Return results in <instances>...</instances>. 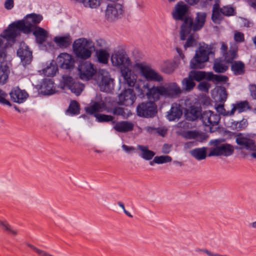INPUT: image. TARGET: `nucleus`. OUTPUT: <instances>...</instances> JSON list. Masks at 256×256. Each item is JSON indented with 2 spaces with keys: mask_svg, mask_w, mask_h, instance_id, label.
<instances>
[{
  "mask_svg": "<svg viewBox=\"0 0 256 256\" xmlns=\"http://www.w3.org/2000/svg\"><path fill=\"white\" fill-rule=\"evenodd\" d=\"M189 7L183 2H178L172 12V16L176 20H184L180 32V39L184 40L190 33L200 30L204 26L206 14L205 12H199L196 14L194 21L188 16Z\"/></svg>",
  "mask_w": 256,
  "mask_h": 256,
  "instance_id": "1",
  "label": "nucleus"
},
{
  "mask_svg": "<svg viewBox=\"0 0 256 256\" xmlns=\"http://www.w3.org/2000/svg\"><path fill=\"white\" fill-rule=\"evenodd\" d=\"M112 62L113 66L120 69L122 76L126 83L129 86L133 87L136 80V75L130 68V60L124 50H115L112 55Z\"/></svg>",
  "mask_w": 256,
  "mask_h": 256,
  "instance_id": "2",
  "label": "nucleus"
},
{
  "mask_svg": "<svg viewBox=\"0 0 256 256\" xmlns=\"http://www.w3.org/2000/svg\"><path fill=\"white\" fill-rule=\"evenodd\" d=\"M142 93L144 95L146 94L148 100L154 102H144L139 104L136 108L138 115L146 118L154 116L157 113V107L154 102L160 98V87L152 86L150 88L146 86L142 90Z\"/></svg>",
  "mask_w": 256,
  "mask_h": 256,
  "instance_id": "3",
  "label": "nucleus"
},
{
  "mask_svg": "<svg viewBox=\"0 0 256 256\" xmlns=\"http://www.w3.org/2000/svg\"><path fill=\"white\" fill-rule=\"evenodd\" d=\"M212 48L208 45H204L196 50L194 58L190 62V67L192 69L202 68L204 63L208 60V56L214 54Z\"/></svg>",
  "mask_w": 256,
  "mask_h": 256,
  "instance_id": "4",
  "label": "nucleus"
},
{
  "mask_svg": "<svg viewBox=\"0 0 256 256\" xmlns=\"http://www.w3.org/2000/svg\"><path fill=\"white\" fill-rule=\"evenodd\" d=\"M224 140H210V144L213 146L210 148L208 156H228L232 155L234 151V147L228 144H222Z\"/></svg>",
  "mask_w": 256,
  "mask_h": 256,
  "instance_id": "5",
  "label": "nucleus"
},
{
  "mask_svg": "<svg viewBox=\"0 0 256 256\" xmlns=\"http://www.w3.org/2000/svg\"><path fill=\"white\" fill-rule=\"evenodd\" d=\"M93 46L92 41L84 38H81L74 42L73 50L78 58L86 60L91 56L92 48Z\"/></svg>",
  "mask_w": 256,
  "mask_h": 256,
  "instance_id": "6",
  "label": "nucleus"
},
{
  "mask_svg": "<svg viewBox=\"0 0 256 256\" xmlns=\"http://www.w3.org/2000/svg\"><path fill=\"white\" fill-rule=\"evenodd\" d=\"M220 120V114L212 110L202 112L200 117L202 124L206 127V130L210 132H214L218 128Z\"/></svg>",
  "mask_w": 256,
  "mask_h": 256,
  "instance_id": "7",
  "label": "nucleus"
},
{
  "mask_svg": "<svg viewBox=\"0 0 256 256\" xmlns=\"http://www.w3.org/2000/svg\"><path fill=\"white\" fill-rule=\"evenodd\" d=\"M42 20V16L40 14H32L27 15L25 19L18 20L20 22L18 27L24 30V34H29L32 32L37 24Z\"/></svg>",
  "mask_w": 256,
  "mask_h": 256,
  "instance_id": "8",
  "label": "nucleus"
},
{
  "mask_svg": "<svg viewBox=\"0 0 256 256\" xmlns=\"http://www.w3.org/2000/svg\"><path fill=\"white\" fill-rule=\"evenodd\" d=\"M236 142L240 150L250 152L256 151V144L254 140L248 134L240 133L236 136Z\"/></svg>",
  "mask_w": 256,
  "mask_h": 256,
  "instance_id": "9",
  "label": "nucleus"
},
{
  "mask_svg": "<svg viewBox=\"0 0 256 256\" xmlns=\"http://www.w3.org/2000/svg\"><path fill=\"white\" fill-rule=\"evenodd\" d=\"M135 66L148 81H160V76L148 64L136 63Z\"/></svg>",
  "mask_w": 256,
  "mask_h": 256,
  "instance_id": "10",
  "label": "nucleus"
},
{
  "mask_svg": "<svg viewBox=\"0 0 256 256\" xmlns=\"http://www.w3.org/2000/svg\"><path fill=\"white\" fill-rule=\"evenodd\" d=\"M78 70L80 79L86 80L91 79L96 72L94 65L88 62L80 63Z\"/></svg>",
  "mask_w": 256,
  "mask_h": 256,
  "instance_id": "11",
  "label": "nucleus"
},
{
  "mask_svg": "<svg viewBox=\"0 0 256 256\" xmlns=\"http://www.w3.org/2000/svg\"><path fill=\"white\" fill-rule=\"evenodd\" d=\"M57 62L60 68L70 70L74 68L76 62L72 56L64 52L58 56Z\"/></svg>",
  "mask_w": 256,
  "mask_h": 256,
  "instance_id": "12",
  "label": "nucleus"
},
{
  "mask_svg": "<svg viewBox=\"0 0 256 256\" xmlns=\"http://www.w3.org/2000/svg\"><path fill=\"white\" fill-rule=\"evenodd\" d=\"M124 12L122 6L119 4H109L106 11V17L108 20L112 21L118 18Z\"/></svg>",
  "mask_w": 256,
  "mask_h": 256,
  "instance_id": "13",
  "label": "nucleus"
},
{
  "mask_svg": "<svg viewBox=\"0 0 256 256\" xmlns=\"http://www.w3.org/2000/svg\"><path fill=\"white\" fill-rule=\"evenodd\" d=\"M20 22L17 21L11 24L4 32V38L8 40H14L19 34L18 31L24 33V30L18 27Z\"/></svg>",
  "mask_w": 256,
  "mask_h": 256,
  "instance_id": "14",
  "label": "nucleus"
},
{
  "mask_svg": "<svg viewBox=\"0 0 256 256\" xmlns=\"http://www.w3.org/2000/svg\"><path fill=\"white\" fill-rule=\"evenodd\" d=\"M17 55L20 58L22 61L25 64H30L32 58V52L30 50L28 46L24 43L20 44L17 51Z\"/></svg>",
  "mask_w": 256,
  "mask_h": 256,
  "instance_id": "15",
  "label": "nucleus"
},
{
  "mask_svg": "<svg viewBox=\"0 0 256 256\" xmlns=\"http://www.w3.org/2000/svg\"><path fill=\"white\" fill-rule=\"evenodd\" d=\"M136 99V94L132 88L124 90L119 96L120 103L126 106H132L135 102Z\"/></svg>",
  "mask_w": 256,
  "mask_h": 256,
  "instance_id": "16",
  "label": "nucleus"
},
{
  "mask_svg": "<svg viewBox=\"0 0 256 256\" xmlns=\"http://www.w3.org/2000/svg\"><path fill=\"white\" fill-rule=\"evenodd\" d=\"M182 90L175 84H170L167 87L161 86V96L168 98H176L181 94Z\"/></svg>",
  "mask_w": 256,
  "mask_h": 256,
  "instance_id": "17",
  "label": "nucleus"
},
{
  "mask_svg": "<svg viewBox=\"0 0 256 256\" xmlns=\"http://www.w3.org/2000/svg\"><path fill=\"white\" fill-rule=\"evenodd\" d=\"M232 110L230 111V114L234 116L236 112L238 113L245 112L251 110L252 108L247 100L239 101L232 104Z\"/></svg>",
  "mask_w": 256,
  "mask_h": 256,
  "instance_id": "18",
  "label": "nucleus"
},
{
  "mask_svg": "<svg viewBox=\"0 0 256 256\" xmlns=\"http://www.w3.org/2000/svg\"><path fill=\"white\" fill-rule=\"evenodd\" d=\"M12 100L15 102L21 104L24 102L28 97V94L19 88H13L10 93Z\"/></svg>",
  "mask_w": 256,
  "mask_h": 256,
  "instance_id": "19",
  "label": "nucleus"
},
{
  "mask_svg": "<svg viewBox=\"0 0 256 256\" xmlns=\"http://www.w3.org/2000/svg\"><path fill=\"white\" fill-rule=\"evenodd\" d=\"M32 32L36 38V42L38 44H42L46 42L48 36V32L40 27H36Z\"/></svg>",
  "mask_w": 256,
  "mask_h": 256,
  "instance_id": "20",
  "label": "nucleus"
},
{
  "mask_svg": "<svg viewBox=\"0 0 256 256\" xmlns=\"http://www.w3.org/2000/svg\"><path fill=\"white\" fill-rule=\"evenodd\" d=\"M99 86L102 91L110 92L114 88V80L109 75L102 76Z\"/></svg>",
  "mask_w": 256,
  "mask_h": 256,
  "instance_id": "21",
  "label": "nucleus"
},
{
  "mask_svg": "<svg viewBox=\"0 0 256 256\" xmlns=\"http://www.w3.org/2000/svg\"><path fill=\"white\" fill-rule=\"evenodd\" d=\"M182 114V107L180 104H173L167 118L170 120H174L179 119Z\"/></svg>",
  "mask_w": 256,
  "mask_h": 256,
  "instance_id": "22",
  "label": "nucleus"
},
{
  "mask_svg": "<svg viewBox=\"0 0 256 256\" xmlns=\"http://www.w3.org/2000/svg\"><path fill=\"white\" fill-rule=\"evenodd\" d=\"M215 4L213 6L212 18L216 24H220L224 18V14L221 12V8H220V0H212Z\"/></svg>",
  "mask_w": 256,
  "mask_h": 256,
  "instance_id": "23",
  "label": "nucleus"
},
{
  "mask_svg": "<svg viewBox=\"0 0 256 256\" xmlns=\"http://www.w3.org/2000/svg\"><path fill=\"white\" fill-rule=\"evenodd\" d=\"M202 113L200 108L191 106L189 109L186 110L185 112L186 118L189 121H194L198 118H200Z\"/></svg>",
  "mask_w": 256,
  "mask_h": 256,
  "instance_id": "24",
  "label": "nucleus"
},
{
  "mask_svg": "<svg viewBox=\"0 0 256 256\" xmlns=\"http://www.w3.org/2000/svg\"><path fill=\"white\" fill-rule=\"evenodd\" d=\"M106 108V104L104 102H98L94 103L93 104L86 108V111L87 114H97V112H102Z\"/></svg>",
  "mask_w": 256,
  "mask_h": 256,
  "instance_id": "25",
  "label": "nucleus"
},
{
  "mask_svg": "<svg viewBox=\"0 0 256 256\" xmlns=\"http://www.w3.org/2000/svg\"><path fill=\"white\" fill-rule=\"evenodd\" d=\"M137 150H140V156L147 160H151L156 154L154 152L148 149V146L138 145Z\"/></svg>",
  "mask_w": 256,
  "mask_h": 256,
  "instance_id": "26",
  "label": "nucleus"
},
{
  "mask_svg": "<svg viewBox=\"0 0 256 256\" xmlns=\"http://www.w3.org/2000/svg\"><path fill=\"white\" fill-rule=\"evenodd\" d=\"M133 124L127 121L118 122L114 126L116 130L120 132H126L133 130Z\"/></svg>",
  "mask_w": 256,
  "mask_h": 256,
  "instance_id": "27",
  "label": "nucleus"
},
{
  "mask_svg": "<svg viewBox=\"0 0 256 256\" xmlns=\"http://www.w3.org/2000/svg\"><path fill=\"white\" fill-rule=\"evenodd\" d=\"M2 61L0 62V84H2L6 82L10 74L8 66Z\"/></svg>",
  "mask_w": 256,
  "mask_h": 256,
  "instance_id": "28",
  "label": "nucleus"
},
{
  "mask_svg": "<svg viewBox=\"0 0 256 256\" xmlns=\"http://www.w3.org/2000/svg\"><path fill=\"white\" fill-rule=\"evenodd\" d=\"M54 42L60 48H67L72 42V39L69 34L64 36H56L54 38Z\"/></svg>",
  "mask_w": 256,
  "mask_h": 256,
  "instance_id": "29",
  "label": "nucleus"
},
{
  "mask_svg": "<svg viewBox=\"0 0 256 256\" xmlns=\"http://www.w3.org/2000/svg\"><path fill=\"white\" fill-rule=\"evenodd\" d=\"M231 70L234 75L243 74L245 72V65L242 61H234L232 63Z\"/></svg>",
  "mask_w": 256,
  "mask_h": 256,
  "instance_id": "30",
  "label": "nucleus"
},
{
  "mask_svg": "<svg viewBox=\"0 0 256 256\" xmlns=\"http://www.w3.org/2000/svg\"><path fill=\"white\" fill-rule=\"evenodd\" d=\"M190 154L198 160H204L206 157V148H196L190 152Z\"/></svg>",
  "mask_w": 256,
  "mask_h": 256,
  "instance_id": "31",
  "label": "nucleus"
},
{
  "mask_svg": "<svg viewBox=\"0 0 256 256\" xmlns=\"http://www.w3.org/2000/svg\"><path fill=\"white\" fill-rule=\"evenodd\" d=\"M213 69L216 72L224 73L228 70V66L224 60L218 58L214 61Z\"/></svg>",
  "mask_w": 256,
  "mask_h": 256,
  "instance_id": "32",
  "label": "nucleus"
},
{
  "mask_svg": "<svg viewBox=\"0 0 256 256\" xmlns=\"http://www.w3.org/2000/svg\"><path fill=\"white\" fill-rule=\"evenodd\" d=\"M222 56L226 62L232 63V60L238 57L237 48L235 47L230 48L228 51L225 52Z\"/></svg>",
  "mask_w": 256,
  "mask_h": 256,
  "instance_id": "33",
  "label": "nucleus"
},
{
  "mask_svg": "<svg viewBox=\"0 0 256 256\" xmlns=\"http://www.w3.org/2000/svg\"><path fill=\"white\" fill-rule=\"evenodd\" d=\"M58 72V66L56 62H51L49 66L43 70L44 76L51 77L54 76Z\"/></svg>",
  "mask_w": 256,
  "mask_h": 256,
  "instance_id": "34",
  "label": "nucleus"
},
{
  "mask_svg": "<svg viewBox=\"0 0 256 256\" xmlns=\"http://www.w3.org/2000/svg\"><path fill=\"white\" fill-rule=\"evenodd\" d=\"M176 66L177 65L175 62L166 61L163 64L162 70L165 73L170 74L174 71Z\"/></svg>",
  "mask_w": 256,
  "mask_h": 256,
  "instance_id": "35",
  "label": "nucleus"
},
{
  "mask_svg": "<svg viewBox=\"0 0 256 256\" xmlns=\"http://www.w3.org/2000/svg\"><path fill=\"white\" fill-rule=\"evenodd\" d=\"M67 112L72 115H78L80 112V104L76 100H72L70 104Z\"/></svg>",
  "mask_w": 256,
  "mask_h": 256,
  "instance_id": "36",
  "label": "nucleus"
},
{
  "mask_svg": "<svg viewBox=\"0 0 256 256\" xmlns=\"http://www.w3.org/2000/svg\"><path fill=\"white\" fill-rule=\"evenodd\" d=\"M84 84L74 82L71 84L68 89H70L72 93L75 94L76 96H78L84 90Z\"/></svg>",
  "mask_w": 256,
  "mask_h": 256,
  "instance_id": "37",
  "label": "nucleus"
},
{
  "mask_svg": "<svg viewBox=\"0 0 256 256\" xmlns=\"http://www.w3.org/2000/svg\"><path fill=\"white\" fill-rule=\"evenodd\" d=\"M190 78H192L193 80L200 82L205 78L206 76V72L202 71L192 70L189 72Z\"/></svg>",
  "mask_w": 256,
  "mask_h": 256,
  "instance_id": "38",
  "label": "nucleus"
},
{
  "mask_svg": "<svg viewBox=\"0 0 256 256\" xmlns=\"http://www.w3.org/2000/svg\"><path fill=\"white\" fill-rule=\"evenodd\" d=\"M98 61L102 64H106L108 62L109 54L105 50H100L96 52Z\"/></svg>",
  "mask_w": 256,
  "mask_h": 256,
  "instance_id": "39",
  "label": "nucleus"
},
{
  "mask_svg": "<svg viewBox=\"0 0 256 256\" xmlns=\"http://www.w3.org/2000/svg\"><path fill=\"white\" fill-rule=\"evenodd\" d=\"M182 84L184 88L186 91H190L195 86L196 84L192 78H190V76L188 78H184L182 81Z\"/></svg>",
  "mask_w": 256,
  "mask_h": 256,
  "instance_id": "40",
  "label": "nucleus"
},
{
  "mask_svg": "<svg viewBox=\"0 0 256 256\" xmlns=\"http://www.w3.org/2000/svg\"><path fill=\"white\" fill-rule=\"evenodd\" d=\"M221 12L224 16H230L235 14V10L230 6H224L221 8Z\"/></svg>",
  "mask_w": 256,
  "mask_h": 256,
  "instance_id": "41",
  "label": "nucleus"
},
{
  "mask_svg": "<svg viewBox=\"0 0 256 256\" xmlns=\"http://www.w3.org/2000/svg\"><path fill=\"white\" fill-rule=\"evenodd\" d=\"M74 82V80L70 76L64 75L62 77L61 83L64 87H66L68 88Z\"/></svg>",
  "mask_w": 256,
  "mask_h": 256,
  "instance_id": "42",
  "label": "nucleus"
},
{
  "mask_svg": "<svg viewBox=\"0 0 256 256\" xmlns=\"http://www.w3.org/2000/svg\"><path fill=\"white\" fill-rule=\"evenodd\" d=\"M208 78L216 82H226L228 80V78L225 76L214 74L212 73L209 74Z\"/></svg>",
  "mask_w": 256,
  "mask_h": 256,
  "instance_id": "43",
  "label": "nucleus"
},
{
  "mask_svg": "<svg viewBox=\"0 0 256 256\" xmlns=\"http://www.w3.org/2000/svg\"><path fill=\"white\" fill-rule=\"evenodd\" d=\"M4 232H5L8 234L10 236H14L18 234V230L14 228L8 222H6V224L4 226Z\"/></svg>",
  "mask_w": 256,
  "mask_h": 256,
  "instance_id": "44",
  "label": "nucleus"
},
{
  "mask_svg": "<svg viewBox=\"0 0 256 256\" xmlns=\"http://www.w3.org/2000/svg\"><path fill=\"white\" fill-rule=\"evenodd\" d=\"M96 117L99 122H108L112 121L114 118L112 116L104 114H96Z\"/></svg>",
  "mask_w": 256,
  "mask_h": 256,
  "instance_id": "45",
  "label": "nucleus"
},
{
  "mask_svg": "<svg viewBox=\"0 0 256 256\" xmlns=\"http://www.w3.org/2000/svg\"><path fill=\"white\" fill-rule=\"evenodd\" d=\"M8 94L4 90H0V104L2 105H6L10 106V102L6 100Z\"/></svg>",
  "mask_w": 256,
  "mask_h": 256,
  "instance_id": "46",
  "label": "nucleus"
},
{
  "mask_svg": "<svg viewBox=\"0 0 256 256\" xmlns=\"http://www.w3.org/2000/svg\"><path fill=\"white\" fill-rule=\"evenodd\" d=\"M196 41L194 38V36L193 34H190L188 37L186 42L184 45V48L185 49H186L188 48L194 46L196 45Z\"/></svg>",
  "mask_w": 256,
  "mask_h": 256,
  "instance_id": "47",
  "label": "nucleus"
},
{
  "mask_svg": "<svg viewBox=\"0 0 256 256\" xmlns=\"http://www.w3.org/2000/svg\"><path fill=\"white\" fill-rule=\"evenodd\" d=\"M216 110L217 112L220 114L224 116H232V114H230V110H226L224 108V105L220 104L216 106Z\"/></svg>",
  "mask_w": 256,
  "mask_h": 256,
  "instance_id": "48",
  "label": "nucleus"
},
{
  "mask_svg": "<svg viewBox=\"0 0 256 256\" xmlns=\"http://www.w3.org/2000/svg\"><path fill=\"white\" fill-rule=\"evenodd\" d=\"M234 40L236 42H243L244 40V34L238 31L234 32Z\"/></svg>",
  "mask_w": 256,
  "mask_h": 256,
  "instance_id": "49",
  "label": "nucleus"
},
{
  "mask_svg": "<svg viewBox=\"0 0 256 256\" xmlns=\"http://www.w3.org/2000/svg\"><path fill=\"white\" fill-rule=\"evenodd\" d=\"M248 124L247 120L246 119H242V120L238 122V126L235 127V130L239 131L244 130L246 128Z\"/></svg>",
  "mask_w": 256,
  "mask_h": 256,
  "instance_id": "50",
  "label": "nucleus"
},
{
  "mask_svg": "<svg viewBox=\"0 0 256 256\" xmlns=\"http://www.w3.org/2000/svg\"><path fill=\"white\" fill-rule=\"evenodd\" d=\"M111 112L116 116H124L125 114L124 109L120 107L114 108Z\"/></svg>",
  "mask_w": 256,
  "mask_h": 256,
  "instance_id": "51",
  "label": "nucleus"
},
{
  "mask_svg": "<svg viewBox=\"0 0 256 256\" xmlns=\"http://www.w3.org/2000/svg\"><path fill=\"white\" fill-rule=\"evenodd\" d=\"M210 85L206 82H200L198 85V88L200 90L204 92H208Z\"/></svg>",
  "mask_w": 256,
  "mask_h": 256,
  "instance_id": "52",
  "label": "nucleus"
},
{
  "mask_svg": "<svg viewBox=\"0 0 256 256\" xmlns=\"http://www.w3.org/2000/svg\"><path fill=\"white\" fill-rule=\"evenodd\" d=\"M250 96L254 100H256V84H250L248 86Z\"/></svg>",
  "mask_w": 256,
  "mask_h": 256,
  "instance_id": "53",
  "label": "nucleus"
},
{
  "mask_svg": "<svg viewBox=\"0 0 256 256\" xmlns=\"http://www.w3.org/2000/svg\"><path fill=\"white\" fill-rule=\"evenodd\" d=\"M199 135L198 132L196 131H188L186 134V137L188 139H194Z\"/></svg>",
  "mask_w": 256,
  "mask_h": 256,
  "instance_id": "54",
  "label": "nucleus"
},
{
  "mask_svg": "<svg viewBox=\"0 0 256 256\" xmlns=\"http://www.w3.org/2000/svg\"><path fill=\"white\" fill-rule=\"evenodd\" d=\"M227 98L226 90L224 88L220 90V99L221 102H224Z\"/></svg>",
  "mask_w": 256,
  "mask_h": 256,
  "instance_id": "55",
  "label": "nucleus"
},
{
  "mask_svg": "<svg viewBox=\"0 0 256 256\" xmlns=\"http://www.w3.org/2000/svg\"><path fill=\"white\" fill-rule=\"evenodd\" d=\"M4 8L8 10H11L14 6L13 0H6L4 2Z\"/></svg>",
  "mask_w": 256,
  "mask_h": 256,
  "instance_id": "56",
  "label": "nucleus"
},
{
  "mask_svg": "<svg viewBox=\"0 0 256 256\" xmlns=\"http://www.w3.org/2000/svg\"><path fill=\"white\" fill-rule=\"evenodd\" d=\"M122 148L123 150L126 152L128 153H130L134 151L135 148L133 146H129L126 144H123L122 146Z\"/></svg>",
  "mask_w": 256,
  "mask_h": 256,
  "instance_id": "57",
  "label": "nucleus"
},
{
  "mask_svg": "<svg viewBox=\"0 0 256 256\" xmlns=\"http://www.w3.org/2000/svg\"><path fill=\"white\" fill-rule=\"evenodd\" d=\"M96 44L100 48H104L106 45V42L104 40L100 38L96 40Z\"/></svg>",
  "mask_w": 256,
  "mask_h": 256,
  "instance_id": "58",
  "label": "nucleus"
},
{
  "mask_svg": "<svg viewBox=\"0 0 256 256\" xmlns=\"http://www.w3.org/2000/svg\"><path fill=\"white\" fill-rule=\"evenodd\" d=\"M172 161V158L168 156H161V164L166 163Z\"/></svg>",
  "mask_w": 256,
  "mask_h": 256,
  "instance_id": "59",
  "label": "nucleus"
},
{
  "mask_svg": "<svg viewBox=\"0 0 256 256\" xmlns=\"http://www.w3.org/2000/svg\"><path fill=\"white\" fill-rule=\"evenodd\" d=\"M171 147H172L171 145H169L168 144H164L162 147V152H164V154L169 153L170 152V151Z\"/></svg>",
  "mask_w": 256,
  "mask_h": 256,
  "instance_id": "60",
  "label": "nucleus"
},
{
  "mask_svg": "<svg viewBox=\"0 0 256 256\" xmlns=\"http://www.w3.org/2000/svg\"><path fill=\"white\" fill-rule=\"evenodd\" d=\"M221 52L222 55L224 54L225 52H228V46L224 42L221 43V48H220Z\"/></svg>",
  "mask_w": 256,
  "mask_h": 256,
  "instance_id": "61",
  "label": "nucleus"
},
{
  "mask_svg": "<svg viewBox=\"0 0 256 256\" xmlns=\"http://www.w3.org/2000/svg\"><path fill=\"white\" fill-rule=\"evenodd\" d=\"M202 252L206 254L208 256H218V254L213 252L207 249L206 250H202Z\"/></svg>",
  "mask_w": 256,
  "mask_h": 256,
  "instance_id": "62",
  "label": "nucleus"
},
{
  "mask_svg": "<svg viewBox=\"0 0 256 256\" xmlns=\"http://www.w3.org/2000/svg\"><path fill=\"white\" fill-rule=\"evenodd\" d=\"M154 164H160V156H156L153 160L150 162L151 166H153Z\"/></svg>",
  "mask_w": 256,
  "mask_h": 256,
  "instance_id": "63",
  "label": "nucleus"
},
{
  "mask_svg": "<svg viewBox=\"0 0 256 256\" xmlns=\"http://www.w3.org/2000/svg\"><path fill=\"white\" fill-rule=\"evenodd\" d=\"M147 131L149 132H152L153 131L156 130L157 132L160 134V129L159 128H155L152 127L148 126L146 128Z\"/></svg>",
  "mask_w": 256,
  "mask_h": 256,
  "instance_id": "64",
  "label": "nucleus"
}]
</instances>
